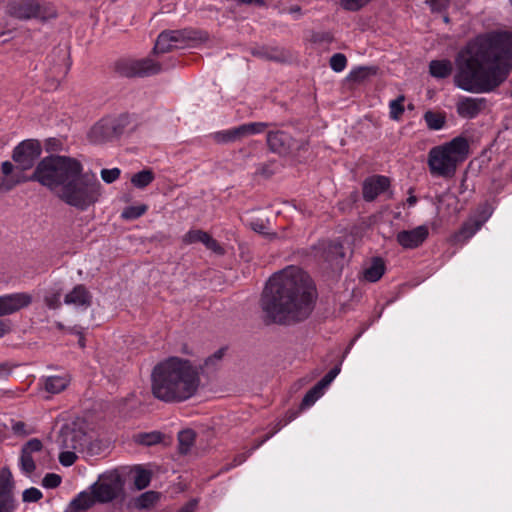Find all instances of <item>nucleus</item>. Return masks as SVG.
I'll return each instance as SVG.
<instances>
[{
    "label": "nucleus",
    "instance_id": "nucleus-26",
    "mask_svg": "<svg viewBox=\"0 0 512 512\" xmlns=\"http://www.w3.org/2000/svg\"><path fill=\"white\" fill-rule=\"evenodd\" d=\"M453 72V63L448 59L432 60L429 63V73L437 79L449 77Z\"/></svg>",
    "mask_w": 512,
    "mask_h": 512
},
{
    "label": "nucleus",
    "instance_id": "nucleus-38",
    "mask_svg": "<svg viewBox=\"0 0 512 512\" xmlns=\"http://www.w3.org/2000/svg\"><path fill=\"white\" fill-rule=\"evenodd\" d=\"M323 389L317 384L313 386L303 397L300 409H305L312 406L322 395Z\"/></svg>",
    "mask_w": 512,
    "mask_h": 512
},
{
    "label": "nucleus",
    "instance_id": "nucleus-31",
    "mask_svg": "<svg viewBox=\"0 0 512 512\" xmlns=\"http://www.w3.org/2000/svg\"><path fill=\"white\" fill-rule=\"evenodd\" d=\"M161 494L155 491H147L139 495L134 500V506L137 509H149L153 507L159 500Z\"/></svg>",
    "mask_w": 512,
    "mask_h": 512
},
{
    "label": "nucleus",
    "instance_id": "nucleus-55",
    "mask_svg": "<svg viewBox=\"0 0 512 512\" xmlns=\"http://www.w3.org/2000/svg\"><path fill=\"white\" fill-rule=\"evenodd\" d=\"M205 246H206L208 249H210V250H212V251H214V252H216V253H218V254H223V253H224L223 248H222V247L219 245V243H218L215 239H213L210 235L208 236V240H206V242H205Z\"/></svg>",
    "mask_w": 512,
    "mask_h": 512
},
{
    "label": "nucleus",
    "instance_id": "nucleus-15",
    "mask_svg": "<svg viewBox=\"0 0 512 512\" xmlns=\"http://www.w3.org/2000/svg\"><path fill=\"white\" fill-rule=\"evenodd\" d=\"M429 235L428 227L425 225L417 226L412 230L400 231L396 240L400 246L405 249H414L422 245Z\"/></svg>",
    "mask_w": 512,
    "mask_h": 512
},
{
    "label": "nucleus",
    "instance_id": "nucleus-11",
    "mask_svg": "<svg viewBox=\"0 0 512 512\" xmlns=\"http://www.w3.org/2000/svg\"><path fill=\"white\" fill-rule=\"evenodd\" d=\"M33 301L29 293L20 292L0 297V317L10 315L28 307ZM9 331V325L0 320V337Z\"/></svg>",
    "mask_w": 512,
    "mask_h": 512
},
{
    "label": "nucleus",
    "instance_id": "nucleus-51",
    "mask_svg": "<svg viewBox=\"0 0 512 512\" xmlns=\"http://www.w3.org/2000/svg\"><path fill=\"white\" fill-rule=\"evenodd\" d=\"M213 137L217 143L224 144L235 142L232 129L216 132Z\"/></svg>",
    "mask_w": 512,
    "mask_h": 512
},
{
    "label": "nucleus",
    "instance_id": "nucleus-49",
    "mask_svg": "<svg viewBox=\"0 0 512 512\" xmlns=\"http://www.w3.org/2000/svg\"><path fill=\"white\" fill-rule=\"evenodd\" d=\"M75 450H63L59 455V462L63 466H71L75 463L77 456Z\"/></svg>",
    "mask_w": 512,
    "mask_h": 512
},
{
    "label": "nucleus",
    "instance_id": "nucleus-2",
    "mask_svg": "<svg viewBox=\"0 0 512 512\" xmlns=\"http://www.w3.org/2000/svg\"><path fill=\"white\" fill-rule=\"evenodd\" d=\"M316 289L302 269L290 266L275 273L261 298V308L273 323L291 325L306 320L315 304Z\"/></svg>",
    "mask_w": 512,
    "mask_h": 512
},
{
    "label": "nucleus",
    "instance_id": "nucleus-35",
    "mask_svg": "<svg viewBox=\"0 0 512 512\" xmlns=\"http://www.w3.org/2000/svg\"><path fill=\"white\" fill-rule=\"evenodd\" d=\"M69 384V380L62 376H51L45 381V388L48 392L56 394L63 391Z\"/></svg>",
    "mask_w": 512,
    "mask_h": 512
},
{
    "label": "nucleus",
    "instance_id": "nucleus-20",
    "mask_svg": "<svg viewBox=\"0 0 512 512\" xmlns=\"http://www.w3.org/2000/svg\"><path fill=\"white\" fill-rule=\"evenodd\" d=\"M250 53L254 57L268 61L285 62L289 59L288 53L279 47L255 46L250 49Z\"/></svg>",
    "mask_w": 512,
    "mask_h": 512
},
{
    "label": "nucleus",
    "instance_id": "nucleus-57",
    "mask_svg": "<svg viewBox=\"0 0 512 512\" xmlns=\"http://www.w3.org/2000/svg\"><path fill=\"white\" fill-rule=\"evenodd\" d=\"M334 376L329 372L317 383L323 390L327 388L331 382L334 380Z\"/></svg>",
    "mask_w": 512,
    "mask_h": 512
},
{
    "label": "nucleus",
    "instance_id": "nucleus-5",
    "mask_svg": "<svg viewBox=\"0 0 512 512\" xmlns=\"http://www.w3.org/2000/svg\"><path fill=\"white\" fill-rule=\"evenodd\" d=\"M469 153V144L465 137L458 136L450 142L433 147L428 153V166L433 176L451 178L457 166Z\"/></svg>",
    "mask_w": 512,
    "mask_h": 512
},
{
    "label": "nucleus",
    "instance_id": "nucleus-37",
    "mask_svg": "<svg viewBox=\"0 0 512 512\" xmlns=\"http://www.w3.org/2000/svg\"><path fill=\"white\" fill-rule=\"evenodd\" d=\"M377 73V67L375 66H362L354 69L350 72L349 78L356 82H361L368 77Z\"/></svg>",
    "mask_w": 512,
    "mask_h": 512
},
{
    "label": "nucleus",
    "instance_id": "nucleus-42",
    "mask_svg": "<svg viewBox=\"0 0 512 512\" xmlns=\"http://www.w3.org/2000/svg\"><path fill=\"white\" fill-rule=\"evenodd\" d=\"M147 211L146 205L129 206L122 212V218L134 220L142 216Z\"/></svg>",
    "mask_w": 512,
    "mask_h": 512
},
{
    "label": "nucleus",
    "instance_id": "nucleus-59",
    "mask_svg": "<svg viewBox=\"0 0 512 512\" xmlns=\"http://www.w3.org/2000/svg\"><path fill=\"white\" fill-rule=\"evenodd\" d=\"M196 505H197L196 501H190L184 507H182L178 512H194Z\"/></svg>",
    "mask_w": 512,
    "mask_h": 512
},
{
    "label": "nucleus",
    "instance_id": "nucleus-10",
    "mask_svg": "<svg viewBox=\"0 0 512 512\" xmlns=\"http://www.w3.org/2000/svg\"><path fill=\"white\" fill-rule=\"evenodd\" d=\"M87 443L86 432L79 422L64 424L58 434L57 444L62 450H82Z\"/></svg>",
    "mask_w": 512,
    "mask_h": 512
},
{
    "label": "nucleus",
    "instance_id": "nucleus-30",
    "mask_svg": "<svg viewBox=\"0 0 512 512\" xmlns=\"http://www.w3.org/2000/svg\"><path fill=\"white\" fill-rule=\"evenodd\" d=\"M163 440V434L159 431L140 432L133 435V441L143 446H153Z\"/></svg>",
    "mask_w": 512,
    "mask_h": 512
},
{
    "label": "nucleus",
    "instance_id": "nucleus-8",
    "mask_svg": "<svg viewBox=\"0 0 512 512\" xmlns=\"http://www.w3.org/2000/svg\"><path fill=\"white\" fill-rule=\"evenodd\" d=\"M115 70L123 77H148L162 71V65L151 58L122 59L116 62Z\"/></svg>",
    "mask_w": 512,
    "mask_h": 512
},
{
    "label": "nucleus",
    "instance_id": "nucleus-45",
    "mask_svg": "<svg viewBox=\"0 0 512 512\" xmlns=\"http://www.w3.org/2000/svg\"><path fill=\"white\" fill-rule=\"evenodd\" d=\"M347 64V58L342 53H336L330 58V67L335 72H341L345 69Z\"/></svg>",
    "mask_w": 512,
    "mask_h": 512
},
{
    "label": "nucleus",
    "instance_id": "nucleus-27",
    "mask_svg": "<svg viewBox=\"0 0 512 512\" xmlns=\"http://www.w3.org/2000/svg\"><path fill=\"white\" fill-rule=\"evenodd\" d=\"M176 48L177 44L172 40L170 30H165L158 35L153 54L167 53Z\"/></svg>",
    "mask_w": 512,
    "mask_h": 512
},
{
    "label": "nucleus",
    "instance_id": "nucleus-62",
    "mask_svg": "<svg viewBox=\"0 0 512 512\" xmlns=\"http://www.w3.org/2000/svg\"><path fill=\"white\" fill-rule=\"evenodd\" d=\"M245 461V455H238L235 459H234V462H235V466L236 465H239L241 463H243Z\"/></svg>",
    "mask_w": 512,
    "mask_h": 512
},
{
    "label": "nucleus",
    "instance_id": "nucleus-46",
    "mask_svg": "<svg viewBox=\"0 0 512 512\" xmlns=\"http://www.w3.org/2000/svg\"><path fill=\"white\" fill-rule=\"evenodd\" d=\"M371 0H342L341 6L347 11H358L366 6Z\"/></svg>",
    "mask_w": 512,
    "mask_h": 512
},
{
    "label": "nucleus",
    "instance_id": "nucleus-29",
    "mask_svg": "<svg viewBox=\"0 0 512 512\" xmlns=\"http://www.w3.org/2000/svg\"><path fill=\"white\" fill-rule=\"evenodd\" d=\"M385 272L384 261L377 257L374 258L370 267L364 270V278L369 282L378 281Z\"/></svg>",
    "mask_w": 512,
    "mask_h": 512
},
{
    "label": "nucleus",
    "instance_id": "nucleus-24",
    "mask_svg": "<svg viewBox=\"0 0 512 512\" xmlns=\"http://www.w3.org/2000/svg\"><path fill=\"white\" fill-rule=\"evenodd\" d=\"M481 226L477 223V221L470 217L467 221H465L460 229L454 233L452 236V242L454 244L464 243L468 239H470L475 233L480 230Z\"/></svg>",
    "mask_w": 512,
    "mask_h": 512
},
{
    "label": "nucleus",
    "instance_id": "nucleus-52",
    "mask_svg": "<svg viewBox=\"0 0 512 512\" xmlns=\"http://www.w3.org/2000/svg\"><path fill=\"white\" fill-rule=\"evenodd\" d=\"M42 447V442L37 438H33L26 442L21 450L29 454H33L34 452L41 451Z\"/></svg>",
    "mask_w": 512,
    "mask_h": 512
},
{
    "label": "nucleus",
    "instance_id": "nucleus-48",
    "mask_svg": "<svg viewBox=\"0 0 512 512\" xmlns=\"http://www.w3.org/2000/svg\"><path fill=\"white\" fill-rule=\"evenodd\" d=\"M61 477L55 473H48L44 476L42 480V485L45 488L53 489L60 485Z\"/></svg>",
    "mask_w": 512,
    "mask_h": 512
},
{
    "label": "nucleus",
    "instance_id": "nucleus-21",
    "mask_svg": "<svg viewBox=\"0 0 512 512\" xmlns=\"http://www.w3.org/2000/svg\"><path fill=\"white\" fill-rule=\"evenodd\" d=\"M18 169L19 168H17V166L15 167L10 161H4L1 164L3 179L0 182V190L10 191L22 181L20 177L22 171L17 172L16 170Z\"/></svg>",
    "mask_w": 512,
    "mask_h": 512
},
{
    "label": "nucleus",
    "instance_id": "nucleus-9",
    "mask_svg": "<svg viewBox=\"0 0 512 512\" xmlns=\"http://www.w3.org/2000/svg\"><path fill=\"white\" fill-rule=\"evenodd\" d=\"M127 124L126 116L104 118L92 127L89 138L94 143L111 141L122 135Z\"/></svg>",
    "mask_w": 512,
    "mask_h": 512
},
{
    "label": "nucleus",
    "instance_id": "nucleus-32",
    "mask_svg": "<svg viewBox=\"0 0 512 512\" xmlns=\"http://www.w3.org/2000/svg\"><path fill=\"white\" fill-rule=\"evenodd\" d=\"M155 179V174L151 169H144L135 173L131 177V183L139 189H144L150 185Z\"/></svg>",
    "mask_w": 512,
    "mask_h": 512
},
{
    "label": "nucleus",
    "instance_id": "nucleus-47",
    "mask_svg": "<svg viewBox=\"0 0 512 512\" xmlns=\"http://www.w3.org/2000/svg\"><path fill=\"white\" fill-rule=\"evenodd\" d=\"M43 497L42 492L34 487L24 490L22 499L24 502H37Z\"/></svg>",
    "mask_w": 512,
    "mask_h": 512
},
{
    "label": "nucleus",
    "instance_id": "nucleus-14",
    "mask_svg": "<svg viewBox=\"0 0 512 512\" xmlns=\"http://www.w3.org/2000/svg\"><path fill=\"white\" fill-rule=\"evenodd\" d=\"M9 15L18 19L43 18L41 6L34 0H11L7 5Z\"/></svg>",
    "mask_w": 512,
    "mask_h": 512
},
{
    "label": "nucleus",
    "instance_id": "nucleus-17",
    "mask_svg": "<svg viewBox=\"0 0 512 512\" xmlns=\"http://www.w3.org/2000/svg\"><path fill=\"white\" fill-rule=\"evenodd\" d=\"M486 106L485 98L464 97L457 103V113L463 118L472 119L479 115Z\"/></svg>",
    "mask_w": 512,
    "mask_h": 512
},
{
    "label": "nucleus",
    "instance_id": "nucleus-34",
    "mask_svg": "<svg viewBox=\"0 0 512 512\" xmlns=\"http://www.w3.org/2000/svg\"><path fill=\"white\" fill-rule=\"evenodd\" d=\"M424 120L430 130H440L444 127L446 122L444 114L431 110L425 112Z\"/></svg>",
    "mask_w": 512,
    "mask_h": 512
},
{
    "label": "nucleus",
    "instance_id": "nucleus-19",
    "mask_svg": "<svg viewBox=\"0 0 512 512\" xmlns=\"http://www.w3.org/2000/svg\"><path fill=\"white\" fill-rule=\"evenodd\" d=\"M93 296L83 284L76 285L64 297V303L76 308L87 309L92 305Z\"/></svg>",
    "mask_w": 512,
    "mask_h": 512
},
{
    "label": "nucleus",
    "instance_id": "nucleus-40",
    "mask_svg": "<svg viewBox=\"0 0 512 512\" xmlns=\"http://www.w3.org/2000/svg\"><path fill=\"white\" fill-rule=\"evenodd\" d=\"M62 290L56 289L46 293L44 302L49 309L56 310L61 306Z\"/></svg>",
    "mask_w": 512,
    "mask_h": 512
},
{
    "label": "nucleus",
    "instance_id": "nucleus-56",
    "mask_svg": "<svg viewBox=\"0 0 512 512\" xmlns=\"http://www.w3.org/2000/svg\"><path fill=\"white\" fill-rule=\"evenodd\" d=\"M25 428H26V424L22 421L15 422L12 425V430L15 434L26 435L27 431Z\"/></svg>",
    "mask_w": 512,
    "mask_h": 512
},
{
    "label": "nucleus",
    "instance_id": "nucleus-50",
    "mask_svg": "<svg viewBox=\"0 0 512 512\" xmlns=\"http://www.w3.org/2000/svg\"><path fill=\"white\" fill-rule=\"evenodd\" d=\"M120 169L113 168V169H102L101 170V177L104 182L106 183H113L116 181L120 176Z\"/></svg>",
    "mask_w": 512,
    "mask_h": 512
},
{
    "label": "nucleus",
    "instance_id": "nucleus-33",
    "mask_svg": "<svg viewBox=\"0 0 512 512\" xmlns=\"http://www.w3.org/2000/svg\"><path fill=\"white\" fill-rule=\"evenodd\" d=\"M196 434L191 429L180 431L178 434L179 452L183 455L187 454L194 445Z\"/></svg>",
    "mask_w": 512,
    "mask_h": 512
},
{
    "label": "nucleus",
    "instance_id": "nucleus-22",
    "mask_svg": "<svg viewBox=\"0 0 512 512\" xmlns=\"http://www.w3.org/2000/svg\"><path fill=\"white\" fill-rule=\"evenodd\" d=\"M172 40L177 44V48L190 41H205L207 33L200 30L185 28L181 30H170Z\"/></svg>",
    "mask_w": 512,
    "mask_h": 512
},
{
    "label": "nucleus",
    "instance_id": "nucleus-1",
    "mask_svg": "<svg viewBox=\"0 0 512 512\" xmlns=\"http://www.w3.org/2000/svg\"><path fill=\"white\" fill-rule=\"evenodd\" d=\"M453 81L471 93H489L512 69V33L492 31L471 39L455 55Z\"/></svg>",
    "mask_w": 512,
    "mask_h": 512
},
{
    "label": "nucleus",
    "instance_id": "nucleus-3",
    "mask_svg": "<svg viewBox=\"0 0 512 512\" xmlns=\"http://www.w3.org/2000/svg\"><path fill=\"white\" fill-rule=\"evenodd\" d=\"M218 362L205 360L203 368L216 367ZM200 369L189 360L170 357L157 364L152 371V394L166 403H179L193 397L200 385Z\"/></svg>",
    "mask_w": 512,
    "mask_h": 512
},
{
    "label": "nucleus",
    "instance_id": "nucleus-23",
    "mask_svg": "<svg viewBox=\"0 0 512 512\" xmlns=\"http://www.w3.org/2000/svg\"><path fill=\"white\" fill-rule=\"evenodd\" d=\"M269 126L268 123L265 122H252L245 123L238 127L232 128V134L234 136L235 142L242 140L251 135L260 134L264 132V130Z\"/></svg>",
    "mask_w": 512,
    "mask_h": 512
},
{
    "label": "nucleus",
    "instance_id": "nucleus-4",
    "mask_svg": "<svg viewBox=\"0 0 512 512\" xmlns=\"http://www.w3.org/2000/svg\"><path fill=\"white\" fill-rule=\"evenodd\" d=\"M82 172L81 163L71 157L51 155L43 158L30 180L37 181L51 190L59 191Z\"/></svg>",
    "mask_w": 512,
    "mask_h": 512
},
{
    "label": "nucleus",
    "instance_id": "nucleus-18",
    "mask_svg": "<svg viewBox=\"0 0 512 512\" xmlns=\"http://www.w3.org/2000/svg\"><path fill=\"white\" fill-rule=\"evenodd\" d=\"M267 144L272 152L285 155L292 150L294 143L292 137L286 132L275 131L267 134Z\"/></svg>",
    "mask_w": 512,
    "mask_h": 512
},
{
    "label": "nucleus",
    "instance_id": "nucleus-16",
    "mask_svg": "<svg viewBox=\"0 0 512 512\" xmlns=\"http://www.w3.org/2000/svg\"><path fill=\"white\" fill-rule=\"evenodd\" d=\"M390 179L382 175H373L366 178L362 185L363 198L367 202L374 201L377 196L390 187Z\"/></svg>",
    "mask_w": 512,
    "mask_h": 512
},
{
    "label": "nucleus",
    "instance_id": "nucleus-58",
    "mask_svg": "<svg viewBox=\"0 0 512 512\" xmlns=\"http://www.w3.org/2000/svg\"><path fill=\"white\" fill-rule=\"evenodd\" d=\"M251 228L255 231V232H258V233H261V234H267L266 233V226L265 224L261 221H255V222H251Z\"/></svg>",
    "mask_w": 512,
    "mask_h": 512
},
{
    "label": "nucleus",
    "instance_id": "nucleus-12",
    "mask_svg": "<svg viewBox=\"0 0 512 512\" xmlns=\"http://www.w3.org/2000/svg\"><path fill=\"white\" fill-rule=\"evenodd\" d=\"M41 152L42 147L37 140H25L14 148L12 159L20 171H25L33 167Z\"/></svg>",
    "mask_w": 512,
    "mask_h": 512
},
{
    "label": "nucleus",
    "instance_id": "nucleus-25",
    "mask_svg": "<svg viewBox=\"0 0 512 512\" xmlns=\"http://www.w3.org/2000/svg\"><path fill=\"white\" fill-rule=\"evenodd\" d=\"M97 500L95 499L92 491L89 493L87 491L80 492L76 498H74L69 504L70 512H85L89 508H91Z\"/></svg>",
    "mask_w": 512,
    "mask_h": 512
},
{
    "label": "nucleus",
    "instance_id": "nucleus-36",
    "mask_svg": "<svg viewBox=\"0 0 512 512\" xmlns=\"http://www.w3.org/2000/svg\"><path fill=\"white\" fill-rule=\"evenodd\" d=\"M60 52L61 55L59 56V63L50 68L51 77L58 81L67 74L69 69V65L67 64V53L62 51Z\"/></svg>",
    "mask_w": 512,
    "mask_h": 512
},
{
    "label": "nucleus",
    "instance_id": "nucleus-28",
    "mask_svg": "<svg viewBox=\"0 0 512 512\" xmlns=\"http://www.w3.org/2000/svg\"><path fill=\"white\" fill-rule=\"evenodd\" d=\"M134 474L133 482L137 490H143L149 486L152 478V472L143 468L141 465H136L131 469Z\"/></svg>",
    "mask_w": 512,
    "mask_h": 512
},
{
    "label": "nucleus",
    "instance_id": "nucleus-61",
    "mask_svg": "<svg viewBox=\"0 0 512 512\" xmlns=\"http://www.w3.org/2000/svg\"><path fill=\"white\" fill-rule=\"evenodd\" d=\"M288 11L290 14H300L301 8L298 5H294V6H291Z\"/></svg>",
    "mask_w": 512,
    "mask_h": 512
},
{
    "label": "nucleus",
    "instance_id": "nucleus-6",
    "mask_svg": "<svg viewBox=\"0 0 512 512\" xmlns=\"http://www.w3.org/2000/svg\"><path fill=\"white\" fill-rule=\"evenodd\" d=\"M68 182L59 191V197L68 205L85 210L98 200L101 185L95 174L81 172Z\"/></svg>",
    "mask_w": 512,
    "mask_h": 512
},
{
    "label": "nucleus",
    "instance_id": "nucleus-64",
    "mask_svg": "<svg viewBox=\"0 0 512 512\" xmlns=\"http://www.w3.org/2000/svg\"><path fill=\"white\" fill-rule=\"evenodd\" d=\"M329 373L332 374L334 376V378H336V376L340 373V367L339 366H335L334 368H332L329 371Z\"/></svg>",
    "mask_w": 512,
    "mask_h": 512
},
{
    "label": "nucleus",
    "instance_id": "nucleus-54",
    "mask_svg": "<svg viewBox=\"0 0 512 512\" xmlns=\"http://www.w3.org/2000/svg\"><path fill=\"white\" fill-rule=\"evenodd\" d=\"M256 174L261 175L265 178H269L274 174V170L272 169V164L270 163H262L259 164L256 170Z\"/></svg>",
    "mask_w": 512,
    "mask_h": 512
},
{
    "label": "nucleus",
    "instance_id": "nucleus-53",
    "mask_svg": "<svg viewBox=\"0 0 512 512\" xmlns=\"http://www.w3.org/2000/svg\"><path fill=\"white\" fill-rule=\"evenodd\" d=\"M426 3L432 12H443L448 8L450 0H426Z\"/></svg>",
    "mask_w": 512,
    "mask_h": 512
},
{
    "label": "nucleus",
    "instance_id": "nucleus-63",
    "mask_svg": "<svg viewBox=\"0 0 512 512\" xmlns=\"http://www.w3.org/2000/svg\"><path fill=\"white\" fill-rule=\"evenodd\" d=\"M417 202V197L414 196V195H410L407 199V203L410 205V206H413L415 205Z\"/></svg>",
    "mask_w": 512,
    "mask_h": 512
},
{
    "label": "nucleus",
    "instance_id": "nucleus-43",
    "mask_svg": "<svg viewBox=\"0 0 512 512\" xmlns=\"http://www.w3.org/2000/svg\"><path fill=\"white\" fill-rule=\"evenodd\" d=\"M20 467L22 471L25 472L26 474H31L32 472L35 471L36 465L32 457V454H29L21 450Z\"/></svg>",
    "mask_w": 512,
    "mask_h": 512
},
{
    "label": "nucleus",
    "instance_id": "nucleus-13",
    "mask_svg": "<svg viewBox=\"0 0 512 512\" xmlns=\"http://www.w3.org/2000/svg\"><path fill=\"white\" fill-rule=\"evenodd\" d=\"M15 482L8 467L0 470V512H13L15 509L14 498Z\"/></svg>",
    "mask_w": 512,
    "mask_h": 512
},
{
    "label": "nucleus",
    "instance_id": "nucleus-44",
    "mask_svg": "<svg viewBox=\"0 0 512 512\" xmlns=\"http://www.w3.org/2000/svg\"><path fill=\"white\" fill-rule=\"evenodd\" d=\"M492 215V208L489 204L484 203L480 205L476 211V215L472 216L477 223L482 227L483 224L490 218Z\"/></svg>",
    "mask_w": 512,
    "mask_h": 512
},
{
    "label": "nucleus",
    "instance_id": "nucleus-60",
    "mask_svg": "<svg viewBox=\"0 0 512 512\" xmlns=\"http://www.w3.org/2000/svg\"><path fill=\"white\" fill-rule=\"evenodd\" d=\"M224 356V349L217 350L213 355L210 356V360H216L218 363Z\"/></svg>",
    "mask_w": 512,
    "mask_h": 512
},
{
    "label": "nucleus",
    "instance_id": "nucleus-7",
    "mask_svg": "<svg viewBox=\"0 0 512 512\" xmlns=\"http://www.w3.org/2000/svg\"><path fill=\"white\" fill-rule=\"evenodd\" d=\"M124 479L117 470L108 471L99 476L97 482L90 489L98 503H110L118 498H123Z\"/></svg>",
    "mask_w": 512,
    "mask_h": 512
},
{
    "label": "nucleus",
    "instance_id": "nucleus-39",
    "mask_svg": "<svg viewBox=\"0 0 512 512\" xmlns=\"http://www.w3.org/2000/svg\"><path fill=\"white\" fill-rule=\"evenodd\" d=\"M405 96L399 95L396 99L390 101L389 109H390V118L393 120H399L404 113V103Z\"/></svg>",
    "mask_w": 512,
    "mask_h": 512
},
{
    "label": "nucleus",
    "instance_id": "nucleus-41",
    "mask_svg": "<svg viewBox=\"0 0 512 512\" xmlns=\"http://www.w3.org/2000/svg\"><path fill=\"white\" fill-rule=\"evenodd\" d=\"M208 236H209V234L205 231L190 230L184 235L183 242L185 244L201 242L205 245L206 240H208Z\"/></svg>",
    "mask_w": 512,
    "mask_h": 512
}]
</instances>
